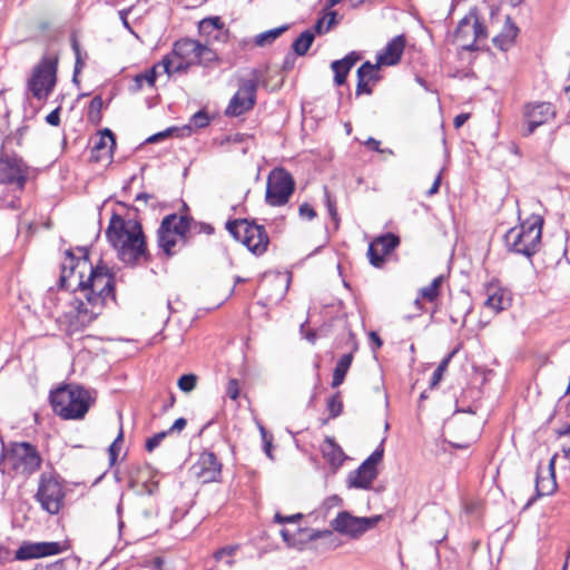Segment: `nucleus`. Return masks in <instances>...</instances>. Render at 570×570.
Listing matches in <instances>:
<instances>
[{"instance_id":"nucleus-1","label":"nucleus","mask_w":570,"mask_h":570,"mask_svg":"<svg viewBox=\"0 0 570 570\" xmlns=\"http://www.w3.org/2000/svg\"><path fill=\"white\" fill-rule=\"evenodd\" d=\"M76 250L78 256L72 249L65 252L58 287L68 288V279L77 275L78 283L73 291L80 296L75 297L71 304L79 323L85 326L101 314L108 299L115 301V278L107 266H92L87 247L78 246Z\"/></svg>"},{"instance_id":"nucleus-2","label":"nucleus","mask_w":570,"mask_h":570,"mask_svg":"<svg viewBox=\"0 0 570 570\" xmlns=\"http://www.w3.org/2000/svg\"><path fill=\"white\" fill-rule=\"evenodd\" d=\"M106 238L116 249L119 261L128 266L148 263L151 259L142 226L138 220H125L117 213H112L106 229Z\"/></svg>"},{"instance_id":"nucleus-3","label":"nucleus","mask_w":570,"mask_h":570,"mask_svg":"<svg viewBox=\"0 0 570 570\" xmlns=\"http://www.w3.org/2000/svg\"><path fill=\"white\" fill-rule=\"evenodd\" d=\"M217 60V53L206 45L190 38H181L174 42L171 51L163 57L159 66L165 73L171 76L185 73L193 66L207 67Z\"/></svg>"},{"instance_id":"nucleus-4","label":"nucleus","mask_w":570,"mask_h":570,"mask_svg":"<svg viewBox=\"0 0 570 570\" xmlns=\"http://www.w3.org/2000/svg\"><path fill=\"white\" fill-rule=\"evenodd\" d=\"M42 463V458L33 444L29 442H2L0 453V473L11 479H28L36 473Z\"/></svg>"},{"instance_id":"nucleus-5","label":"nucleus","mask_w":570,"mask_h":570,"mask_svg":"<svg viewBox=\"0 0 570 570\" xmlns=\"http://www.w3.org/2000/svg\"><path fill=\"white\" fill-rule=\"evenodd\" d=\"M55 414L63 420H80L90 409L88 390L77 384H67L52 391L49 396Z\"/></svg>"},{"instance_id":"nucleus-6","label":"nucleus","mask_w":570,"mask_h":570,"mask_svg":"<svg viewBox=\"0 0 570 570\" xmlns=\"http://www.w3.org/2000/svg\"><path fill=\"white\" fill-rule=\"evenodd\" d=\"M543 219L532 215L520 225L510 228L504 235V244L509 252L532 257L540 248Z\"/></svg>"},{"instance_id":"nucleus-7","label":"nucleus","mask_w":570,"mask_h":570,"mask_svg":"<svg viewBox=\"0 0 570 570\" xmlns=\"http://www.w3.org/2000/svg\"><path fill=\"white\" fill-rule=\"evenodd\" d=\"M193 218L166 215L157 229V245L167 257L176 255L186 244Z\"/></svg>"},{"instance_id":"nucleus-8","label":"nucleus","mask_w":570,"mask_h":570,"mask_svg":"<svg viewBox=\"0 0 570 570\" xmlns=\"http://www.w3.org/2000/svg\"><path fill=\"white\" fill-rule=\"evenodd\" d=\"M226 229L253 254L261 256L267 250L269 245L268 234L265 227L258 225L254 219L238 218L228 220Z\"/></svg>"},{"instance_id":"nucleus-9","label":"nucleus","mask_w":570,"mask_h":570,"mask_svg":"<svg viewBox=\"0 0 570 570\" xmlns=\"http://www.w3.org/2000/svg\"><path fill=\"white\" fill-rule=\"evenodd\" d=\"M146 493L138 494L131 504V519L137 527H140L146 532L155 530L156 520L158 517V503L154 493L158 489V484L153 482L145 484Z\"/></svg>"},{"instance_id":"nucleus-10","label":"nucleus","mask_w":570,"mask_h":570,"mask_svg":"<svg viewBox=\"0 0 570 570\" xmlns=\"http://www.w3.org/2000/svg\"><path fill=\"white\" fill-rule=\"evenodd\" d=\"M66 493L60 481L52 473H41L35 498L42 510L49 514H58L63 505Z\"/></svg>"},{"instance_id":"nucleus-11","label":"nucleus","mask_w":570,"mask_h":570,"mask_svg":"<svg viewBox=\"0 0 570 570\" xmlns=\"http://www.w3.org/2000/svg\"><path fill=\"white\" fill-rule=\"evenodd\" d=\"M57 61L45 57L33 68L28 80V90L38 100H46L52 92L56 85Z\"/></svg>"},{"instance_id":"nucleus-12","label":"nucleus","mask_w":570,"mask_h":570,"mask_svg":"<svg viewBox=\"0 0 570 570\" xmlns=\"http://www.w3.org/2000/svg\"><path fill=\"white\" fill-rule=\"evenodd\" d=\"M295 190V181L292 175L284 168L277 167L271 170L266 184V203L271 206H284L288 203Z\"/></svg>"},{"instance_id":"nucleus-13","label":"nucleus","mask_w":570,"mask_h":570,"mask_svg":"<svg viewBox=\"0 0 570 570\" xmlns=\"http://www.w3.org/2000/svg\"><path fill=\"white\" fill-rule=\"evenodd\" d=\"M259 81L257 70L252 71L250 78H242L238 81V90L232 97L226 115L240 116L253 109L256 102V92Z\"/></svg>"},{"instance_id":"nucleus-14","label":"nucleus","mask_w":570,"mask_h":570,"mask_svg":"<svg viewBox=\"0 0 570 570\" xmlns=\"http://www.w3.org/2000/svg\"><path fill=\"white\" fill-rule=\"evenodd\" d=\"M28 179V166L16 154H9L1 145L0 151V184L16 185L18 190H23Z\"/></svg>"},{"instance_id":"nucleus-15","label":"nucleus","mask_w":570,"mask_h":570,"mask_svg":"<svg viewBox=\"0 0 570 570\" xmlns=\"http://www.w3.org/2000/svg\"><path fill=\"white\" fill-rule=\"evenodd\" d=\"M381 519V515L354 517L347 511H341L336 518L331 521V527L341 534L357 539L366 531L375 528Z\"/></svg>"},{"instance_id":"nucleus-16","label":"nucleus","mask_w":570,"mask_h":570,"mask_svg":"<svg viewBox=\"0 0 570 570\" xmlns=\"http://www.w3.org/2000/svg\"><path fill=\"white\" fill-rule=\"evenodd\" d=\"M400 245V238L393 233H386L376 237L368 245L367 257L370 264L380 268L385 263V256L390 255Z\"/></svg>"},{"instance_id":"nucleus-17","label":"nucleus","mask_w":570,"mask_h":570,"mask_svg":"<svg viewBox=\"0 0 570 570\" xmlns=\"http://www.w3.org/2000/svg\"><path fill=\"white\" fill-rule=\"evenodd\" d=\"M554 116V108L550 102H534L528 104L523 111V131L525 135H530L534 129Z\"/></svg>"},{"instance_id":"nucleus-18","label":"nucleus","mask_w":570,"mask_h":570,"mask_svg":"<svg viewBox=\"0 0 570 570\" xmlns=\"http://www.w3.org/2000/svg\"><path fill=\"white\" fill-rule=\"evenodd\" d=\"M191 469L197 479L203 483L218 481L222 474V463L210 451L202 452Z\"/></svg>"},{"instance_id":"nucleus-19","label":"nucleus","mask_w":570,"mask_h":570,"mask_svg":"<svg viewBox=\"0 0 570 570\" xmlns=\"http://www.w3.org/2000/svg\"><path fill=\"white\" fill-rule=\"evenodd\" d=\"M62 551L59 542H23L16 551L17 560H29L55 556Z\"/></svg>"},{"instance_id":"nucleus-20","label":"nucleus","mask_w":570,"mask_h":570,"mask_svg":"<svg viewBox=\"0 0 570 570\" xmlns=\"http://www.w3.org/2000/svg\"><path fill=\"white\" fill-rule=\"evenodd\" d=\"M470 30L473 33V42L469 46H465L468 49H474V43L480 39H485L488 37L487 29L483 23L480 21L476 14L470 13L468 17H464L458 26V37L459 38H468Z\"/></svg>"},{"instance_id":"nucleus-21","label":"nucleus","mask_w":570,"mask_h":570,"mask_svg":"<svg viewBox=\"0 0 570 570\" xmlns=\"http://www.w3.org/2000/svg\"><path fill=\"white\" fill-rule=\"evenodd\" d=\"M485 293L487 299L484 305L494 313L504 311L511 305L510 293L497 284H489L487 286Z\"/></svg>"},{"instance_id":"nucleus-22","label":"nucleus","mask_w":570,"mask_h":570,"mask_svg":"<svg viewBox=\"0 0 570 570\" xmlns=\"http://www.w3.org/2000/svg\"><path fill=\"white\" fill-rule=\"evenodd\" d=\"M405 48L404 36H396L387 42L385 48L377 55L379 65L382 66H394L396 65L403 55Z\"/></svg>"},{"instance_id":"nucleus-23","label":"nucleus","mask_w":570,"mask_h":570,"mask_svg":"<svg viewBox=\"0 0 570 570\" xmlns=\"http://www.w3.org/2000/svg\"><path fill=\"white\" fill-rule=\"evenodd\" d=\"M296 533L302 534L306 533L305 541H316L322 538H333V531L332 530H315V529H303L297 527L296 532L292 533L287 529L281 530V535L283 540L287 543L288 547H296L298 542H303V540L296 539Z\"/></svg>"},{"instance_id":"nucleus-24","label":"nucleus","mask_w":570,"mask_h":570,"mask_svg":"<svg viewBox=\"0 0 570 570\" xmlns=\"http://www.w3.org/2000/svg\"><path fill=\"white\" fill-rule=\"evenodd\" d=\"M360 55L355 51L347 53L343 59L335 60L331 63L334 72V83L342 86L346 81V77L354 65L360 60Z\"/></svg>"},{"instance_id":"nucleus-25","label":"nucleus","mask_w":570,"mask_h":570,"mask_svg":"<svg viewBox=\"0 0 570 570\" xmlns=\"http://www.w3.org/2000/svg\"><path fill=\"white\" fill-rule=\"evenodd\" d=\"M321 451L323 454V458L327 461V463L334 468H340L343 462L345 461V453L343 452L342 448L335 442L333 438L326 436L322 446Z\"/></svg>"},{"instance_id":"nucleus-26","label":"nucleus","mask_w":570,"mask_h":570,"mask_svg":"<svg viewBox=\"0 0 570 570\" xmlns=\"http://www.w3.org/2000/svg\"><path fill=\"white\" fill-rule=\"evenodd\" d=\"M377 470L364 469L360 465L348 474L347 484L350 488L370 489L373 481L377 478Z\"/></svg>"},{"instance_id":"nucleus-27","label":"nucleus","mask_w":570,"mask_h":570,"mask_svg":"<svg viewBox=\"0 0 570 570\" xmlns=\"http://www.w3.org/2000/svg\"><path fill=\"white\" fill-rule=\"evenodd\" d=\"M190 135V125L171 126L165 130L148 136L142 142H157L164 139H184Z\"/></svg>"},{"instance_id":"nucleus-28","label":"nucleus","mask_w":570,"mask_h":570,"mask_svg":"<svg viewBox=\"0 0 570 570\" xmlns=\"http://www.w3.org/2000/svg\"><path fill=\"white\" fill-rule=\"evenodd\" d=\"M116 147L117 145H94L90 149L89 161L102 165L110 164Z\"/></svg>"},{"instance_id":"nucleus-29","label":"nucleus","mask_w":570,"mask_h":570,"mask_svg":"<svg viewBox=\"0 0 570 570\" xmlns=\"http://www.w3.org/2000/svg\"><path fill=\"white\" fill-rule=\"evenodd\" d=\"M518 27L508 17L503 32L500 36L495 37L493 41L497 46L504 50L513 43L514 39L518 36Z\"/></svg>"},{"instance_id":"nucleus-30","label":"nucleus","mask_w":570,"mask_h":570,"mask_svg":"<svg viewBox=\"0 0 570 570\" xmlns=\"http://www.w3.org/2000/svg\"><path fill=\"white\" fill-rule=\"evenodd\" d=\"M352 361L353 355L351 353L344 354L340 357L333 372L332 387H337L344 382Z\"/></svg>"},{"instance_id":"nucleus-31","label":"nucleus","mask_w":570,"mask_h":570,"mask_svg":"<svg viewBox=\"0 0 570 570\" xmlns=\"http://www.w3.org/2000/svg\"><path fill=\"white\" fill-rule=\"evenodd\" d=\"M557 489L556 478L542 476L540 468L535 475V493L537 498L552 494Z\"/></svg>"},{"instance_id":"nucleus-32","label":"nucleus","mask_w":570,"mask_h":570,"mask_svg":"<svg viewBox=\"0 0 570 570\" xmlns=\"http://www.w3.org/2000/svg\"><path fill=\"white\" fill-rule=\"evenodd\" d=\"M315 35L311 29L303 31L292 43V49L296 56H305L313 45Z\"/></svg>"},{"instance_id":"nucleus-33","label":"nucleus","mask_w":570,"mask_h":570,"mask_svg":"<svg viewBox=\"0 0 570 570\" xmlns=\"http://www.w3.org/2000/svg\"><path fill=\"white\" fill-rule=\"evenodd\" d=\"M286 30H288V26L284 24L264 32L258 33L255 37V45L258 47H264L274 42L279 36H282Z\"/></svg>"},{"instance_id":"nucleus-34","label":"nucleus","mask_w":570,"mask_h":570,"mask_svg":"<svg viewBox=\"0 0 570 570\" xmlns=\"http://www.w3.org/2000/svg\"><path fill=\"white\" fill-rule=\"evenodd\" d=\"M459 352V347H455L453 351H451L438 365L436 370L434 371L431 381H430V389H434L439 385V383L442 380L443 373L446 371L451 360L454 357V355Z\"/></svg>"},{"instance_id":"nucleus-35","label":"nucleus","mask_w":570,"mask_h":570,"mask_svg":"<svg viewBox=\"0 0 570 570\" xmlns=\"http://www.w3.org/2000/svg\"><path fill=\"white\" fill-rule=\"evenodd\" d=\"M161 68V66L156 65L151 69L146 72L138 73L135 76L136 90L141 89L142 85L146 82L148 86L153 87L157 77V69Z\"/></svg>"},{"instance_id":"nucleus-36","label":"nucleus","mask_w":570,"mask_h":570,"mask_svg":"<svg viewBox=\"0 0 570 570\" xmlns=\"http://www.w3.org/2000/svg\"><path fill=\"white\" fill-rule=\"evenodd\" d=\"M365 68H370L368 61H365L358 69H357V85H356V95L360 96L362 94L371 95L372 94V87L371 81H367L364 78V70Z\"/></svg>"},{"instance_id":"nucleus-37","label":"nucleus","mask_w":570,"mask_h":570,"mask_svg":"<svg viewBox=\"0 0 570 570\" xmlns=\"http://www.w3.org/2000/svg\"><path fill=\"white\" fill-rule=\"evenodd\" d=\"M384 439L381 441L380 445L371 453V455L362 462V466L370 470H377L376 464L383 460L384 455Z\"/></svg>"},{"instance_id":"nucleus-38","label":"nucleus","mask_w":570,"mask_h":570,"mask_svg":"<svg viewBox=\"0 0 570 570\" xmlns=\"http://www.w3.org/2000/svg\"><path fill=\"white\" fill-rule=\"evenodd\" d=\"M384 439L381 441L380 445L371 453V455L362 462V466L370 470H377L376 464L383 460L384 455Z\"/></svg>"},{"instance_id":"nucleus-39","label":"nucleus","mask_w":570,"mask_h":570,"mask_svg":"<svg viewBox=\"0 0 570 570\" xmlns=\"http://www.w3.org/2000/svg\"><path fill=\"white\" fill-rule=\"evenodd\" d=\"M384 439L381 441L380 445L371 453V455L362 462V466L370 470H377L376 464L383 460L384 455Z\"/></svg>"},{"instance_id":"nucleus-40","label":"nucleus","mask_w":570,"mask_h":570,"mask_svg":"<svg viewBox=\"0 0 570 570\" xmlns=\"http://www.w3.org/2000/svg\"><path fill=\"white\" fill-rule=\"evenodd\" d=\"M384 439L381 441L380 445L371 453V455L362 462V466L370 470H377L376 464L383 460L384 455Z\"/></svg>"},{"instance_id":"nucleus-41","label":"nucleus","mask_w":570,"mask_h":570,"mask_svg":"<svg viewBox=\"0 0 570 570\" xmlns=\"http://www.w3.org/2000/svg\"><path fill=\"white\" fill-rule=\"evenodd\" d=\"M327 411L330 413V419H336L343 412V401L341 397V393L336 392L327 400Z\"/></svg>"},{"instance_id":"nucleus-42","label":"nucleus","mask_w":570,"mask_h":570,"mask_svg":"<svg viewBox=\"0 0 570 570\" xmlns=\"http://www.w3.org/2000/svg\"><path fill=\"white\" fill-rule=\"evenodd\" d=\"M178 387L185 393L191 392L197 384V376L193 373L184 374L178 379Z\"/></svg>"},{"instance_id":"nucleus-43","label":"nucleus","mask_w":570,"mask_h":570,"mask_svg":"<svg viewBox=\"0 0 570 570\" xmlns=\"http://www.w3.org/2000/svg\"><path fill=\"white\" fill-rule=\"evenodd\" d=\"M122 441H124V432H122V428H120V431H119L117 438L114 440V442L108 448L109 460H110L111 464H114L118 458V453L120 451V445H121Z\"/></svg>"},{"instance_id":"nucleus-44","label":"nucleus","mask_w":570,"mask_h":570,"mask_svg":"<svg viewBox=\"0 0 570 570\" xmlns=\"http://www.w3.org/2000/svg\"><path fill=\"white\" fill-rule=\"evenodd\" d=\"M208 124H209V116L207 115V112L200 110V111L196 112L195 115H193L188 125H190V131H191L193 128L200 129V128L208 126Z\"/></svg>"},{"instance_id":"nucleus-45","label":"nucleus","mask_w":570,"mask_h":570,"mask_svg":"<svg viewBox=\"0 0 570 570\" xmlns=\"http://www.w3.org/2000/svg\"><path fill=\"white\" fill-rule=\"evenodd\" d=\"M235 550L236 549L234 547H224L214 553V558L217 561L224 560L226 558L225 562L227 566L230 567L234 563V560L232 559V557L234 556Z\"/></svg>"},{"instance_id":"nucleus-46","label":"nucleus","mask_w":570,"mask_h":570,"mask_svg":"<svg viewBox=\"0 0 570 570\" xmlns=\"http://www.w3.org/2000/svg\"><path fill=\"white\" fill-rule=\"evenodd\" d=\"M71 48L76 56V63H75V76H76L85 66L80 45H79L78 40L76 39V37H72V39H71Z\"/></svg>"},{"instance_id":"nucleus-47","label":"nucleus","mask_w":570,"mask_h":570,"mask_svg":"<svg viewBox=\"0 0 570 570\" xmlns=\"http://www.w3.org/2000/svg\"><path fill=\"white\" fill-rule=\"evenodd\" d=\"M168 435L167 431H161L154 434L151 438L146 440L145 449L148 452H153L156 448L160 445L163 440Z\"/></svg>"},{"instance_id":"nucleus-48","label":"nucleus","mask_w":570,"mask_h":570,"mask_svg":"<svg viewBox=\"0 0 570 570\" xmlns=\"http://www.w3.org/2000/svg\"><path fill=\"white\" fill-rule=\"evenodd\" d=\"M324 197H325V204L328 210L330 216L334 222L338 220V214L336 209L335 200L332 198L327 187H324Z\"/></svg>"},{"instance_id":"nucleus-49","label":"nucleus","mask_w":570,"mask_h":570,"mask_svg":"<svg viewBox=\"0 0 570 570\" xmlns=\"http://www.w3.org/2000/svg\"><path fill=\"white\" fill-rule=\"evenodd\" d=\"M368 66H370V68L368 69L365 68V70H364V78L367 81L375 83L376 81L380 80L379 69L382 65H379V61L375 65H373L368 61Z\"/></svg>"},{"instance_id":"nucleus-50","label":"nucleus","mask_w":570,"mask_h":570,"mask_svg":"<svg viewBox=\"0 0 570 570\" xmlns=\"http://www.w3.org/2000/svg\"><path fill=\"white\" fill-rule=\"evenodd\" d=\"M239 392H240V389H239V383H238V380L236 379H230L227 383V386H226V395L230 399V400H237L238 396H239Z\"/></svg>"},{"instance_id":"nucleus-51","label":"nucleus","mask_w":570,"mask_h":570,"mask_svg":"<svg viewBox=\"0 0 570 570\" xmlns=\"http://www.w3.org/2000/svg\"><path fill=\"white\" fill-rule=\"evenodd\" d=\"M302 518H303L302 513H295L292 515H283L282 513L276 512L274 515V521L277 523H295L298 520H301Z\"/></svg>"},{"instance_id":"nucleus-52","label":"nucleus","mask_w":570,"mask_h":570,"mask_svg":"<svg viewBox=\"0 0 570 570\" xmlns=\"http://www.w3.org/2000/svg\"><path fill=\"white\" fill-rule=\"evenodd\" d=\"M419 293L420 297L429 302H434L440 295V293L432 288L430 285L422 287Z\"/></svg>"},{"instance_id":"nucleus-53","label":"nucleus","mask_w":570,"mask_h":570,"mask_svg":"<svg viewBox=\"0 0 570 570\" xmlns=\"http://www.w3.org/2000/svg\"><path fill=\"white\" fill-rule=\"evenodd\" d=\"M299 216L312 220L316 216L315 209L308 204L303 203L298 208Z\"/></svg>"},{"instance_id":"nucleus-54","label":"nucleus","mask_w":570,"mask_h":570,"mask_svg":"<svg viewBox=\"0 0 570 570\" xmlns=\"http://www.w3.org/2000/svg\"><path fill=\"white\" fill-rule=\"evenodd\" d=\"M102 106H104V101H102V98L100 96H96L91 101H90V105H89V114L92 115L94 112L95 114H99L100 110L102 109Z\"/></svg>"},{"instance_id":"nucleus-55","label":"nucleus","mask_w":570,"mask_h":570,"mask_svg":"<svg viewBox=\"0 0 570 570\" xmlns=\"http://www.w3.org/2000/svg\"><path fill=\"white\" fill-rule=\"evenodd\" d=\"M325 21H326V17H322L316 20L314 28L312 30L314 32V35H324V33L328 32V30L326 29Z\"/></svg>"},{"instance_id":"nucleus-56","label":"nucleus","mask_w":570,"mask_h":570,"mask_svg":"<svg viewBox=\"0 0 570 570\" xmlns=\"http://www.w3.org/2000/svg\"><path fill=\"white\" fill-rule=\"evenodd\" d=\"M187 425V420L185 417H179L177 419L174 424L169 428V430H167L168 434L173 433V432H180L181 430L185 429V426Z\"/></svg>"},{"instance_id":"nucleus-57","label":"nucleus","mask_w":570,"mask_h":570,"mask_svg":"<svg viewBox=\"0 0 570 570\" xmlns=\"http://www.w3.org/2000/svg\"><path fill=\"white\" fill-rule=\"evenodd\" d=\"M323 17H326L325 24H326V29L330 31L337 23V21H336L337 13H336V11H328Z\"/></svg>"},{"instance_id":"nucleus-58","label":"nucleus","mask_w":570,"mask_h":570,"mask_svg":"<svg viewBox=\"0 0 570 570\" xmlns=\"http://www.w3.org/2000/svg\"><path fill=\"white\" fill-rule=\"evenodd\" d=\"M499 147H501V148H494L493 153L499 154L501 151H508L513 155H518V153H519L518 145H499Z\"/></svg>"},{"instance_id":"nucleus-59","label":"nucleus","mask_w":570,"mask_h":570,"mask_svg":"<svg viewBox=\"0 0 570 570\" xmlns=\"http://www.w3.org/2000/svg\"><path fill=\"white\" fill-rule=\"evenodd\" d=\"M47 122L51 126H58L60 122L59 108L52 110L46 118Z\"/></svg>"},{"instance_id":"nucleus-60","label":"nucleus","mask_w":570,"mask_h":570,"mask_svg":"<svg viewBox=\"0 0 570 570\" xmlns=\"http://www.w3.org/2000/svg\"><path fill=\"white\" fill-rule=\"evenodd\" d=\"M97 134L100 136V138H99V141H98V142H104V139H105L106 137L110 140V142H116V136H115V134H114L110 129H108V128H105V129H102V130H99Z\"/></svg>"},{"instance_id":"nucleus-61","label":"nucleus","mask_w":570,"mask_h":570,"mask_svg":"<svg viewBox=\"0 0 570 570\" xmlns=\"http://www.w3.org/2000/svg\"><path fill=\"white\" fill-rule=\"evenodd\" d=\"M295 60H296L295 56L292 53H288L283 61V66H282L283 70H285V71L292 70L294 68Z\"/></svg>"},{"instance_id":"nucleus-62","label":"nucleus","mask_w":570,"mask_h":570,"mask_svg":"<svg viewBox=\"0 0 570 570\" xmlns=\"http://www.w3.org/2000/svg\"><path fill=\"white\" fill-rule=\"evenodd\" d=\"M440 185H441V174H439L436 176V178L434 179L432 186L430 187V189L426 191V196L431 197L433 196L434 194H436L439 191V188H440Z\"/></svg>"},{"instance_id":"nucleus-63","label":"nucleus","mask_w":570,"mask_h":570,"mask_svg":"<svg viewBox=\"0 0 570 570\" xmlns=\"http://www.w3.org/2000/svg\"><path fill=\"white\" fill-rule=\"evenodd\" d=\"M206 20L215 31L219 32L223 29V22L219 17L206 18Z\"/></svg>"},{"instance_id":"nucleus-64","label":"nucleus","mask_w":570,"mask_h":570,"mask_svg":"<svg viewBox=\"0 0 570 570\" xmlns=\"http://www.w3.org/2000/svg\"><path fill=\"white\" fill-rule=\"evenodd\" d=\"M199 32L203 33V35H210L213 31H215L213 29V27H210V24L208 23V21L206 19H203L200 22H199Z\"/></svg>"}]
</instances>
